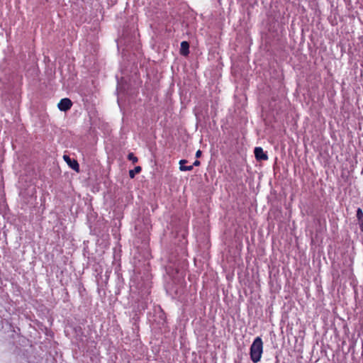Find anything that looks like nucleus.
Masks as SVG:
<instances>
[{"label":"nucleus","instance_id":"1","mask_svg":"<svg viewBox=\"0 0 363 363\" xmlns=\"http://www.w3.org/2000/svg\"><path fill=\"white\" fill-rule=\"evenodd\" d=\"M262 352L263 342L260 337H257L250 346V354L251 360L255 363L258 362L262 357Z\"/></svg>","mask_w":363,"mask_h":363},{"label":"nucleus","instance_id":"2","mask_svg":"<svg viewBox=\"0 0 363 363\" xmlns=\"http://www.w3.org/2000/svg\"><path fill=\"white\" fill-rule=\"evenodd\" d=\"M63 160L66 162L68 166L77 172H79V164L76 160H72L69 156L67 155H63Z\"/></svg>","mask_w":363,"mask_h":363},{"label":"nucleus","instance_id":"3","mask_svg":"<svg viewBox=\"0 0 363 363\" xmlns=\"http://www.w3.org/2000/svg\"><path fill=\"white\" fill-rule=\"evenodd\" d=\"M72 106V101L68 98H65L60 100L57 107L62 111H67L71 108Z\"/></svg>","mask_w":363,"mask_h":363},{"label":"nucleus","instance_id":"4","mask_svg":"<svg viewBox=\"0 0 363 363\" xmlns=\"http://www.w3.org/2000/svg\"><path fill=\"white\" fill-rule=\"evenodd\" d=\"M255 156L257 160H267L268 156L264 152L263 149L260 147H257L254 150Z\"/></svg>","mask_w":363,"mask_h":363},{"label":"nucleus","instance_id":"5","mask_svg":"<svg viewBox=\"0 0 363 363\" xmlns=\"http://www.w3.org/2000/svg\"><path fill=\"white\" fill-rule=\"evenodd\" d=\"M189 53V44L186 41L181 43L180 54L184 56H187Z\"/></svg>","mask_w":363,"mask_h":363},{"label":"nucleus","instance_id":"6","mask_svg":"<svg viewBox=\"0 0 363 363\" xmlns=\"http://www.w3.org/2000/svg\"><path fill=\"white\" fill-rule=\"evenodd\" d=\"M186 163H187V160H181L179 161V164L180 171H191L193 169V165L187 166V164H185Z\"/></svg>","mask_w":363,"mask_h":363},{"label":"nucleus","instance_id":"7","mask_svg":"<svg viewBox=\"0 0 363 363\" xmlns=\"http://www.w3.org/2000/svg\"><path fill=\"white\" fill-rule=\"evenodd\" d=\"M357 217L360 225L361 230L363 231V212L359 208L357 211Z\"/></svg>","mask_w":363,"mask_h":363},{"label":"nucleus","instance_id":"8","mask_svg":"<svg viewBox=\"0 0 363 363\" xmlns=\"http://www.w3.org/2000/svg\"><path fill=\"white\" fill-rule=\"evenodd\" d=\"M141 167L137 166L133 169L129 171V176L131 179L135 177V174H138L141 172Z\"/></svg>","mask_w":363,"mask_h":363},{"label":"nucleus","instance_id":"9","mask_svg":"<svg viewBox=\"0 0 363 363\" xmlns=\"http://www.w3.org/2000/svg\"><path fill=\"white\" fill-rule=\"evenodd\" d=\"M128 159L132 161L133 163H136L138 161V157H135L132 152L128 155Z\"/></svg>","mask_w":363,"mask_h":363},{"label":"nucleus","instance_id":"10","mask_svg":"<svg viewBox=\"0 0 363 363\" xmlns=\"http://www.w3.org/2000/svg\"><path fill=\"white\" fill-rule=\"evenodd\" d=\"M201 151L200 150H199L196 152V157L198 158L199 157H201Z\"/></svg>","mask_w":363,"mask_h":363},{"label":"nucleus","instance_id":"11","mask_svg":"<svg viewBox=\"0 0 363 363\" xmlns=\"http://www.w3.org/2000/svg\"><path fill=\"white\" fill-rule=\"evenodd\" d=\"M200 165V162L199 160H196L194 164H193V167L194 166H199Z\"/></svg>","mask_w":363,"mask_h":363}]
</instances>
